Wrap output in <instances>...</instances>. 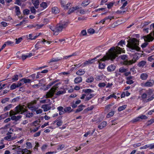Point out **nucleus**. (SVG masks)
<instances>
[{"label":"nucleus","mask_w":154,"mask_h":154,"mask_svg":"<svg viewBox=\"0 0 154 154\" xmlns=\"http://www.w3.org/2000/svg\"><path fill=\"white\" fill-rule=\"evenodd\" d=\"M114 3L112 2H109V4H106V5H107V7L108 9H109L112 8L114 4Z\"/></svg>","instance_id":"42"},{"label":"nucleus","mask_w":154,"mask_h":154,"mask_svg":"<svg viewBox=\"0 0 154 154\" xmlns=\"http://www.w3.org/2000/svg\"><path fill=\"white\" fill-rule=\"evenodd\" d=\"M127 106L126 105H123L122 106H119L118 109V111L119 112H120L124 110L127 107Z\"/></svg>","instance_id":"33"},{"label":"nucleus","mask_w":154,"mask_h":154,"mask_svg":"<svg viewBox=\"0 0 154 154\" xmlns=\"http://www.w3.org/2000/svg\"><path fill=\"white\" fill-rule=\"evenodd\" d=\"M30 11L33 14H35L36 13V10L34 7H31L30 8Z\"/></svg>","instance_id":"57"},{"label":"nucleus","mask_w":154,"mask_h":154,"mask_svg":"<svg viewBox=\"0 0 154 154\" xmlns=\"http://www.w3.org/2000/svg\"><path fill=\"white\" fill-rule=\"evenodd\" d=\"M19 99L20 98L19 97H17L10 100V102L11 103L15 102L18 101L19 100Z\"/></svg>","instance_id":"46"},{"label":"nucleus","mask_w":154,"mask_h":154,"mask_svg":"<svg viewBox=\"0 0 154 154\" xmlns=\"http://www.w3.org/2000/svg\"><path fill=\"white\" fill-rule=\"evenodd\" d=\"M33 116V114L32 113H27L26 115V117L27 118H31Z\"/></svg>","instance_id":"51"},{"label":"nucleus","mask_w":154,"mask_h":154,"mask_svg":"<svg viewBox=\"0 0 154 154\" xmlns=\"http://www.w3.org/2000/svg\"><path fill=\"white\" fill-rule=\"evenodd\" d=\"M29 10L27 9L24 10L23 11V13L24 15H28L29 14Z\"/></svg>","instance_id":"48"},{"label":"nucleus","mask_w":154,"mask_h":154,"mask_svg":"<svg viewBox=\"0 0 154 154\" xmlns=\"http://www.w3.org/2000/svg\"><path fill=\"white\" fill-rule=\"evenodd\" d=\"M101 56V54L99 55L96 57L94 58L91 60H88L86 61L85 62L83 63V64L84 66H85L86 65L89 64H91L94 63L96 61V60L97 59H97Z\"/></svg>","instance_id":"4"},{"label":"nucleus","mask_w":154,"mask_h":154,"mask_svg":"<svg viewBox=\"0 0 154 154\" xmlns=\"http://www.w3.org/2000/svg\"><path fill=\"white\" fill-rule=\"evenodd\" d=\"M63 29V27L59 23L57 24L56 26V29L57 30V31L61 32Z\"/></svg>","instance_id":"28"},{"label":"nucleus","mask_w":154,"mask_h":154,"mask_svg":"<svg viewBox=\"0 0 154 154\" xmlns=\"http://www.w3.org/2000/svg\"><path fill=\"white\" fill-rule=\"evenodd\" d=\"M58 80H57L51 83H49L48 85H47V86H45V87H44V90L45 91H46L49 89L50 87L52 85H53L55 83L57 82L58 81Z\"/></svg>","instance_id":"10"},{"label":"nucleus","mask_w":154,"mask_h":154,"mask_svg":"<svg viewBox=\"0 0 154 154\" xmlns=\"http://www.w3.org/2000/svg\"><path fill=\"white\" fill-rule=\"evenodd\" d=\"M64 110L65 112H68V113H69L73 111V109H72L70 107H66L64 108Z\"/></svg>","instance_id":"24"},{"label":"nucleus","mask_w":154,"mask_h":154,"mask_svg":"<svg viewBox=\"0 0 154 154\" xmlns=\"http://www.w3.org/2000/svg\"><path fill=\"white\" fill-rule=\"evenodd\" d=\"M114 114V111H112L110 112L106 116V117L109 118L112 116Z\"/></svg>","instance_id":"50"},{"label":"nucleus","mask_w":154,"mask_h":154,"mask_svg":"<svg viewBox=\"0 0 154 154\" xmlns=\"http://www.w3.org/2000/svg\"><path fill=\"white\" fill-rule=\"evenodd\" d=\"M88 32L90 34H93L94 33L95 30L93 29L90 28L88 30Z\"/></svg>","instance_id":"58"},{"label":"nucleus","mask_w":154,"mask_h":154,"mask_svg":"<svg viewBox=\"0 0 154 154\" xmlns=\"http://www.w3.org/2000/svg\"><path fill=\"white\" fill-rule=\"evenodd\" d=\"M95 95L93 94H90L89 95L88 94L85 98V100L88 101L90 100L92 97L94 96Z\"/></svg>","instance_id":"29"},{"label":"nucleus","mask_w":154,"mask_h":154,"mask_svg":"<svg viewBox=\"0 0 154 154\" xmlns=\"http://www.w3.org/2000/svg\"><path fill=\"white\" fill-rule=\"evenodd\" d=\"M149 144L145 145L144 146L141 147L140 148V149H146L148 148H149Z\"/></svg>","instance_id":"62"},{"label":"nucleus","mask_w":154,"mask_h":154,"mask_svg":"<svg viewBox=\"0 0 154 154\" xmlns=\"http://www.w3.org/2000/svg\"><path fill=\"white\" fill-rule=\"evenodd\" d=\"M6 45H11L14 43V42L10 41H8L5 42Z\"/></svg>","instance_id":"61"},{"label":"nucleus","mask_w":154,"mask_h":154,"mask_svg":"<svg viewBox=\"0 0 154 154\" xmlns=\"http://www.w3.org/2000/svg\"><path fill=\"white\" fill-rule=\"evenodd\" d=\"M154 84V81L153 80H149V81L145 82L143 85V86L147 87H151Z\"/></svg>","instance_id":"6"},{"label":"nucleus","mask_w":154,"mask_h":154,"mask_svg":"<svg viewBox=\"0 0 154 154\" xmlns=\"http://www.w3.org/2000/svg\"><path fill=\"white\" fill-rule=\"evenodd\" d=\"M26 147L27 149H30L32 147L31 143L29 142H27L26 143Z\"/></svg>","instance_id":"49"},{"label":"nucleus","mask_w":154,"mask_h":154,"mask_svg":"<svg viewBox=\"0 0 154 154\" xmlns=\"http://www.w3.org/2000/svg\"><path fill=\"white\" fill-rule=\"evenodd\" d=\"M139 58V57L137 55H135L134 56L133 58L131 60L128 61L127 64L129 65L135 63Z\"/></svg>","instance_id":"7"},{"label":"nucleus","mask_w":154,"mask_h":154,"mask_svg":"<svg viewBox=\"0 0 154 154\" xmlns=\"http://www.w3.org/2000/svg\"><path fill=\"white\" fill-rule=\"evenodd\" d=\"M9 99H10L9 98H8V97L5 98H4L3 99H2L1 102L3 104L7 102H8L9 100Z\"/></svg>","instance_id":"41"},{"label":"nucleus","mask_w":154,"mask_h":154,"mask_svg":"<svg viewBox=\"0 0 154 154\" xmlns=\"http://www.w3.org/2000/svg\"><path fill=\"white\" fill-rule=\"evenodd\" d=\"M17 114V112L16 111H15V112H14L13 110H10V111L9 112V116L10 117H11L12 116H15V115H16Z\"/></svg>","instance_id":"36"},{"label":"nucleus","mask_w":154,"mask_h":154,"mask_svg":"<svg viewBox=\"0 0 154 154\" xmlns=\"http://www.w3.org/2000/svg\"><path fill=\"white\" fill-rule=\"evenodd\" d=\"M94 108V107L93 106H91L90 107H88L86 109H85L84 111L85 112H87L88 111L92 110Z\"/></svg>","instance_id":"43"},{"label":"nucleus","mask_w":154,"mask_h":154,"mask_svg":"<svg viewBox=\"0 0 154 154\" xmlns=\"http://www.w3.org/2000/svg\"><path fill=\"white\" fill-rule=\"evenodd\" d=\"M148 76L146 73H142L140 75V78L143 80H145L147 79Z\"/></svg>","instance_id":"22"},{"label":"nucleus","mask_w":154,"mask_h":154,"mask_svg":"<svg viewBox=\"0 0 154 154\" xmlns=\"http://www.w3.org/2000/svg\"><path fill=\"white\" fill-rule=\"evenodd\" d=\"M94 79L92 76H90L86 80V82L88 83H91L94 81Z\"/></svg>","instance_id":"30"},{"label":"nucleus","mask_w":154,"mask_h":154,"mask_svg":"<svg viewBox=\"0 0 154 154\" xmlns=\"http://www.w3.org/2000/svg\"><path fill=\"white\" fill-rule=\"evenodd\" d=\"M22 37H20L18 38H16L15 40H16L15 43L16 44H19L22 40Z\"/></svg>","instance_id":"54"},{"label":"nucleus","mask_w":154,"mask_h":154,"mask_svg":"<svg viewBox=\"0 0 154 154\" xmlns=\"http://www.w3.org/2000/svg\"><path fill=\"white\" fill-rule=\"evenodd\" d=\"M12 105L11 104H10L8 105L4 108V112H5L9 110L10 109L12 108Z\"/></svg>","instance_id":"34"},{"label":"nucleus","mask_w":154,"mask_h":154,"mask_svg":"<svg viewBox=\"0 0 154 154\" xmlns=\"http://www.w3.org/2000/svg\"><path fill=\"white\" fill-rule=\"evenodd\" d=\"M66 93V91L65 90H64L63 91H58L56 93V95H57L59 96L63 94H65Z\"/></svg>","instance_id":"45"},{"label":"nucleus","mask_w":154,"mask_h":154,"mask_svg":"<svg viewBox=\"0 0 154 154\" xmlns=\"http://www.w3.org/2000/svg\"><path fill=\"white\" fill-rule=\"evenodd\" d=\"M57 109L59 111V114L60 115H62L65 113V112L64 110V108L61 106H59L57 108Z\"/></svg>","instance_id":"12"},{"label":"nucleus","mask_w":154,"mask_h":154,"mask_svg":"<svg viewBox=\"0 0 154 154\" xmlns=\"http://www.w3.org/2000/svg\"><path fill=\"white\" fill-rule=\"evenodd\" d=\"M98 63H99L98 68L99 69H104L105 68V64L104 63H100V61L98 60H97Z\"/></svg>","instance_id":"23"},{"label":"nucleus","mask_w":154,"mask_h":154,"mask_svg":"<svg viewBox=\"0 0 154 154\" xmlns=\"http://www.w3.org/2000/svg\"><path fill=\"white\" fill-rule=\"evenodd\" d=\"M20 82H23L24 83H30L31 80L29 79H26V78H23L20 80Z\"/></svg>","instance_id":"25"},{"label":"nucleus","mask_w":154,"mask_h":154,"mask_svg":"<svg viewBox=\"0 0 154 154\" xmlns=\"http://www.w3.org/2000/svg\"><path fill=\"white\" fill-rule=\"evenodd\" d=\"M60 84V83H57L55 84L54 86L51 88L50 91L47 93L46 98L51 97L53 96L56 91V90L58 88L57 86Z\"/></svg>","instance_id":"3"},{"label":"nucleus","mask_w":154,"mask_h":154,"mask_svg":"<svg viewBox=\"0 0 154 154\" xmlns=\"http://www.w3.org/2000/svg\"><path fill=\"white\" fill-rule=\"evenodd\" d=\"M62 58L61 57L53 58L50 60L49 63L58 61L61 60Z\"/></svg>","instance_id":"19"},{"label":"nucleus","mask_w":154,"mask_h":154,"mask_svg":"<svg viewBox=\"0 0 154 154\" xmlns=\"http://www.w3.org/2000/svg\"><path fill=\"white\" fill-rule=\"evenodd\" d=\"M116 69V66L113 65H111L107 67V70L108 72H111L115 70Z\"/></svg>","instance_id":"16"},{"label":"nucleus","mask_w":154,"mask_h":154,"mask_svg":"<svg viewBox=\"0 0 154 154\" xmlns=\"http://www.w3.org/2000/svg\"><path fill=\"white\" fill-rule=\"evenodd\" d=\"M154 98V94L152 95V96L148 99H147L146 101V102L152 100Z\"/></svg>","instance_id":"64"},{"label":"nucleus","mask_w":154,"mask_h":154,"mask_svg":"<svg viewBox=\"0 0 154 154\" xmlns=\"http://www.w3.org/2000/svg\"><path fill=\"white\" fill-rule=\"evenodd\" d=\"M42 108L43 109L44 111L45 112L47 111L51 108V106H49V105L48 104L43 105L42 106Z\"/></svg>","instance_id":"13"},{"label":"nucleus","mask_w":154,"mask_h":154,"mask_svg":"<svg viewBox=\"0 0 154 154\" xmlns=\"http://www.w3.org/2000/svg\"><path fill=\"white\" fill-rule=\"evenodd\" d=\"M82 91L85 93L89 94L91 93V92H94V91L91 89H83Z\"/></svg>","instance_id":"26"},{"label":"nucleus","mask_w":154,"mask_h":154,"mask_svg":"<svg viewBox=\"0 0 154 154\" xmlns=\"http://www.w3.org/2000/svg\"><path fill=\"white\" fill-rule=\"evenodd\" d=\"M18 79V75H14L12 79V80L13 82H15L17 81Z\"/></svg>","instance_id":"44"},{"label":"nucleus","mask_w":154,"mask_h":154,"mask_svg":"<svg viewBox=\"0 0 154 154\" xmlns=\"http://www.w3.org/2000/svg\"><path fill=\"white\" fill-rule=\"evenodd\" d=\"M66 3V0H60V1L61 5L62 7L64 8V7H65Z\"/></svg>","instance_id":"35"},{"label":"nucleus","mask_w":154,"mask_h":154,"mask_svg":"<svg viewBox=\"0 0 154 154\" xmlns=\"http://www.w3.org/2000/svg\"><path fill=\"white\" fill-rule=\"evenodd\" d=\"M39 4V2L38 0H36L35 2L33 3V5L36 8H38Z\"/></svg>","instance_id":"47"},{"label":"nucleus","mask_w":154,"mask_h":154,"mask_svg":"<svg viewBox=\"0 0 154 154\" xmlns=\"http://www.w3.org/2000/svg\"><path fill=\"white\" fill-rule=\"evenodd\" d=\"M40 6L42 7L43 9H45L47 7V3L45 2H42L40 5Z\"/></svg>","instance_id":"39"},{"label":"nucleus","mask_w":154,"mask_h":154,"mask_svg":"<svg viewBox=\"0 0 154 154\" xmlns=\"http://www.w3.org/2000/svg\"><path fill=\"white\" fill-rule=\"evenodd\" d=\"M52 13L56 14L59 12V11L57 8L54 7L52 8Z\"/></svg>","instance_id":"31"},{"label":"nucleus","mask_w":154,"mask_h":154,"mask_svg":"<svg viewBox=\"0 0 154 154\" xmlns=\"http://www.w3.org/2000/svg\"><path fill=\"white\" fill-rule=\"evenodd\" d=\"M154 30L153 32H152L149 35L146 36V38L147 41L148 42L152 41L154 39Z\"/></svg>","instance_id":"5"},{"label":"nucleus","mask_w":154,"mask_h":154,"mask_svg":"<svg viewBox=\"0 0 154 154\" xmlns=\"http://www.w3.org/2000/svg\"><path fill=\"white\" fill-rule=\"evenodd\" d=\"M139 41L136 38H133L131 41L129 42L127 45L131 51L134 52V51H140V48L137 46L138 45Z\"/></svg>","instance_id":"1"},{"label":"nucleus","mask_w":154,"mask_h":154,"mask_svg":"<svg viewBox=\"0 0 154 154\" xmlns=\"http://www.w3.org/2000/svg\"><path fill=\"white\" fill-rule=\"evenodd\" d=\"M17 88V87L16 86V83L12 84L10 87V89L11 90Z\"/></svg>","instance_id":"53"},{"label":"nucleus","mask_w":154,"mask_h":154,"mask_svg":"<svg viewBox=\"0 0 154 154\" xmlns=\"http://www.w3.org/2000/svg\"><path fill=\"white\" fill-rule=\"evenodd\" d=\"M120 58L121 59L123 60H125L127 58V56L126 55H121L120 56Z\"/></svg>","instance_id":"60"},{"label":"nucleus","mask_w":154,"mask_h":154,"mask_svg":"<svg viewBox=\"0 0 154 154\" xmlns=\"http://www.w3.org/2000/svg\"><path fill=\"white\" fill-rule=\"evenodd\" d=\"M146 63V62L145 61L142 60L139 62V63L138 64V66L139 67H143L145 65Z\"/></svg>","instance_id":"37"},{"label":"nucleus","mask_w":154,"mask_h":154,"mask_svg":"<svg viewBox=\"0 0 154 154\" xmlns=\"http://www.w3.org/2000/svg\"><path fill=\"white\" fill-rule=\"evenodd\" d=\"M123 45H125V41L123 40H121L118 43V45H120L121 46H123Z\"/></svg>","instance_id":"56"},{"label":"nucleus","mask_w":154,"mask_h":154,"mask_svg":"<svg viewBox=\"0 0 154 154\" xmlns=\"http://www.w3.org/2000/svg\"><path fill=\"white\" fill-rule=\"evenodd\" d=\"M22 117L21 115H18L17 116H12L11 117V119L14 121H17L20 120Z\"/></svg>","instance_id":"11"},{"label":"nucleus","mask_w":154,"mask_h":154,"mask_svg":"<svg viewBox=\"0 0 154 154\" xmlns=\"http://www.w3.org/2000/svg\"><path fill=\"white\" fill-rule=\"evenodd\" d=\"M110 50L114 51L111 53L109 57L111 59L114 60L117 56L118 54H120L122 51V49L119 47H117L116 48L115 47H112L110 49Z\"/></svg>","instance_id":"2"},{"label":"nucleus","mask_w":154,"mask_h":154,"mask_svg":"<svg viewBox=\"0 0 154 154\" xmlns=\"http://www.w3.org/2000/svg\"><path fill=\"white\" fill-rule=\"evenodd\" d=\"M38 42L37 43L35 44V48L36 49V50H37L38 49L39 47V46H40L39 44H41V42Z\"/></svg>","instance_id":"55"},{"label":"nucleus","mask_w":154,"mask_h":154,"mask_svg":"<svg viewBox=\"0 0 154 154\" xmlns=\"http://www.w3.org/2000/svg\"><path fill=\"white\" fill-rule=\"evenodd\" d=\"M107 122L106 121H103L102 122L100 125H98V128L100 129H102L107 125Z\"/></svg>","instance_id":"17"},{"label":"nucleus","mask_w":154,"mask_h":154,"mask_svg":"<svg viewBox=\"0 0 154 154\" xmlns=\"http://www.w3.org/2000/svg\"><path fill=\"white\" fill-rule=\"evenodd\" d=\"M140 121V119L139 116L138 117L136 118H135L133 119L132 120V122L133 123H134Z\"/></svg>","instance_id":"59"},{"label":"nucleus","mask_w":154,"mask_h":154,"mask_svg":"<svg viewBox=\"0 0 154 154\" xmlns=\"http://www.w3.org/2000/svg\"><path fill=\"white\" fill-rule=\"evenodd\" d=\"M139 117L140 119H147V117L145 115H141L139 116Z\"/></svg>","instance_id":"52"},{"label":"nucleus","mask_w":154,"mask_h":154,"mask_svg":"<svg viewBox=\"0 0 154 154\" xmlns=\"http://www.w3.org/2000/svg\"><path fill=\"white\" fill-rule=\"evenodd\" d=\"M79 8L78 6H76L75 7H73L70 8V9L69 10L68 12V14H70L71 13H73L76 10L78 9Z\"/></svg>","instance_id":"20"},{"label":"nucleus","mask_w":154,"mask_h":154,"mask_svg":"<svg viewBox=\"0 0 154 154\" xmlns=\"http://www.w3.org/2000/svg\"><path fill=\"white\" fill-rule=\"evenodd\" d=\"M21 151L18 152L17 154H30L31 153V151L28 150L26 148L22 149H20Z\"/></svg>","instance_id":"8"},{"label":"nucleus","mask_w":154,"mask_h":154,"mask_svg":"<svg viewBox=\"0 0 154 154\" xmlns=\"http://www.w3.org/2000/svg\"><path fill=\"white\" fill-rule=\"evenodd\" d=\"M106 86V84L104 82L99 83L98 85V86L100 88Z\"/></svg>","instance_id":"63"},{"label":"nucleus","mask_w":154,"mask_h":154,"mask_svg":"<svg viewBox=\"0 0 154 154\" xmlns=\"http://www.w3.org/2000/svg\"><path fill=\"white\" fill-rule=\"evenodd\" d=\"M85 73V72L84 69H80L79 70L76 72V74L79 75H82Z\"/></svg>","instance_id":"21"},{"label":"nucleus","mask_w":154,"mask_h":154,"mask_svg":"<svg viewBox=\"0 0 154 154\" xmlns=\"http://www.w3.org/2000/svg\"><path fill=\"white\" fill-rule=\"evenodd\" d=\"M59 23L63 27V28H65L69 24L68 22L63 21H60Z\"/></svg>","instance_id":"14"},{"label":"nucleus","mask_w":154,"mask_h":154,"mask_svg":"<svg viewBox=\"0 0 154 154\" xmlns=\"http://www.w3.org/2000/svg\"><path fill=\"white\" fill-rule=\"evenodd\" d=\"M112 97H114L115 99H116L117 96L116 95H115V94H111L106 98V100H108L109 99L111 98Z\"/></svg>","instance_id":"38"},{"label":"nucleus","mask_w":154,"mask_h":154,"mask_svg":"<svg viewBox=\"0 0 154 154\" xmlns=\"http://www.w3.org/2000/svg\"><path fill=\"white\" fill-rule=\"evenodd\" d=\"M127 71L128 69L125 68L124 67H122L119 69V72L122 73L125 72Z\"/></svg>","instance_id":"32"},{"label":"nucleus","mask_w":154,"mask_h":154,"mask_svg":"<svg viewBox=\"0 0 154 154\" xmlns=\"http://www.w3.org/2000/svg\"><path fill=\"white\" fill-rule=\"evenodd\" d=\"M89 0H87V1H84L82 2V5L83 7H86L88 5L89 3Z\"/></svg>","instance_id":"40"},{"label":"nucleus","mask_w":154,"mask_h":154,"mask_svg":"<svg viewBox=\"0 0 154 154\" xmlns=\"http://www.w3.org/2000/svg\"><path fill=\"white\" fill-rule=\"evenodd\" d=\"M15 12L17 16L19 17L20 14V8L18 6H15Z\"/></svg>","instance_id":"27"},{"label":"nucleus","mask_w":154,"mask_h":154,"mask_svg":"<svg viewBox=\"0 0 154 154\" xmlns=\"http://www.w3.org/2000/svg\"><path fill=\"white\" fill-rule=\"evenodd\" d=\"M84 107H85V106L82 104H81L79 105L78 106V108L76 110L75 112V113H76L81 112L83 110Z\"/></svg>","instance_id":"15"},{"label":"nucleus","mask_w":154,"mask_h":154,"mask_svg":"<svg viewBox=\"0 0 154 154\" xmlns=\"http://www.w3.org/2000/svg\"><path fill=\"white\" fill-rule=\"evenodd\" d=\"M15 111L17 112V114H18L21 112H22L23 109V107L20 105H18L14 108Z\"/></svg>","instance_id":"9"},{"label":"nucleus","mask_w":154,"mask_h":154,"mask_svg":"<svg viewBox=\"0 0 154 154\" xmlns=\"http://www.w3.org/2000/svg\"><path fill=\"white\" fill-rule=\"evenodd\" d=\"M82 78L81 77L78 76L76 77L74 80L75 84H77L81 82L82 81Z\"/></svg>","instance_id":"18"}]
</instances>
